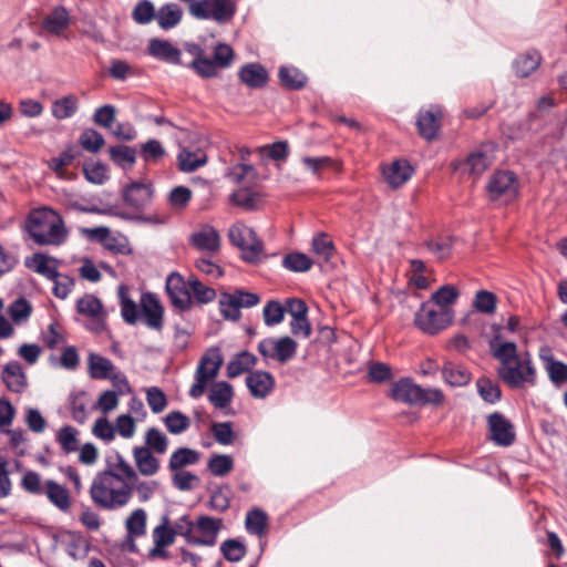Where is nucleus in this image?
Returning <instances> with one entry per match:
<instances>
[{
    "mask_svg": "<svg viewBox=\"0 0 567 567\" xmlns=\"http://www.w3.org/2000/svg\"><path fill=\"white\" fill-rule=\"evenodd\" d=\"M246 385L251 396L255 399H265L274 390L275 379L269 372L254 371L247 375Z\"/></svg>",
    "mask_w": 567,
    "mask_h": 567,
    "instance_id": "b1692460",
    "label": "nucleus"
},
{
    "mask_svg": "<svg viewBox=\"0 0 567 567\" xmlns=\"http://www.w3.org/2000/svg\"><path fill=\"white\" fill-rule=\"evenodd\" d=\"M460 296V291L453 285H444L440 287L434 293H432L429 300L440 309H449V307L456 302Z\"/></svg>",
    "mask_w": 567,
    "mask_h": 567,
    "instance_id": "a18cd8bd",
    "label": "nucleus"
},
{
    "mask_svg": "<svg viewBox=\"0 0 567 567\" xmlns=\"http://www.w3.org/2000/svg\"><path fill=\"white\" fill-rule=\"evenodd\" d=\"M32 313L31 303L24 298H18L9 306V315L17 324L25 322Z\"/></svg>",
    "mask_w": 567,
    "mask_h": 567,
    "instance_id": "e2e57ef3",
    "label": "nucleus"
},
{
    "mask_svg": "<svg viewBox=\"0 0 567 567\" xmlns=\"http://www.w3.org/2000/svg\"><path fill=\"white\" fill-rule=\"evenodd\" d=\"M109 153L112 162L123 169L133 167L136 162L135 150L127 145L112 146L110 147Z\"/></svg>",
    "mask_w": 567,
    "mask_h": 567,
    "instance_id": "4c0bfd02",
    "label": "nucleus"
},
{
    "mask_svg": "<svg viewBox=\"0 0 567 567\" xmlns=\"http://www.w3.org/2000/svg\"><path fill=\"white\" fill-rule=\"evenodd\" d=\"M239 80L250 89H261L269 80L267 70L260 63H247L238 71Z\"/></svg>",
    "mask_w": 567,
    "mask_h": 567,
    "instance_id": "c85d7f7f",
    "label": "nucleus"
},
{
    "mask_svg": "<svg viewBox=\"0 0 567 567\" xmlns=\"http://www.w3.org/2000/svg\"><path fill=\"white\" fill-rule=\"evenodd\" d=\"M278 75L281 85L289 90H299L307 82V76L295 66H281Z\"/></svg>",
    "mask_w": 567,
    "mask_h": 567,
    "instance_id": "58836bf2",
    "label": "nucleus"
},
{
    "mask_svg": "<svg viewBox=\"0 0 567 567\" xmlns=\"http://www.w3.org/2000/svg\"><path fill=\"white\" fill-rule=\"evenodd\" d=\"M188 12L197 20H209L225 25L236 16L237 0H197L188 7Z\"/></svg>",
    "mask_w": 567,
    "mask_h": 567,
    "instance_id": "39448f33",
    "label": "nucleus"
},
{
    "mask_svg": "<svg viewBox=\"0 0 567 567\" xmlns=\"http://www.w3.org/2000/svg\"><path fill=\"white\" fill-rule=\"evenodd\" d=\"M1 380L14 393H22L28 386L27 374L18 361H10L3 367Z\"/></svg>",
    "mask_w": 567,
    "mask_h": 567,
    "instance_id": "412c9836",
    "label": "nucleus"
},
{
    "mask_svg": "<svg viewBox=\"0 0 567 567\" xmlns=\"http://www.w3.org/2000/svg\"><path fill=\"white\" fill-rule=\"evenodd\" d=\"M140 306L141 317L145 324L153 330H161L163 328L164 309L155 295L151 292L142 293Z\"/></svg>",
    "mask_w": 567,
    "mask_h": 567,
    "instance_id": "4468645a",
    "label": "nucleus"
},
{
    "mask_svg": "<svg viewBox=\"0 0 567 567\" xmlns=\"http://www.w3.org/2000/svg\"><path fill=\"white\" fill-rule=\"evenodd\" d=\"M80 155L74 145L68 146L59 156L50 159L49 166L56 174H62L66 166H70Z\"/></svg>",
    "mask_w": 567,
    "mask_h": 567,
    "instance_id": "680f3d73",
    "label": "nucleus"
},
{
    "mask_svg": "<svg viewBox=\"0 0 567 567\" xmlns=\"http://www.w3.org/2000/svg\"><path fill=\"white\" fill-rule=\"evenodd\" d=\"M78 104V97L72 94L58 99L52 104V115L58 120L69 118L76 113Z\"/></svg>",
    "mask_w": 567,
    "mask_h": 567,
    "instance_id": "a19ab883",
    "label": "nucleus"
},
{
    "mask_svg": "<svg viewBox=\"0 0 567 567\" xmlns=\"http://www.w3.org/2000/svg\"><path fill=\"white\" fill-rule=\"evenodd\" d=\"M413 167L408 161L398 159L385 166L382 171L386 183L392 188H398L406 183L413 175Z\"/></svg>",
    "mask_w": 567,
    "mask_h": 567,
    "instance_id": "bb28decb",
    "label": "nucleus"
},
{
    "mask_svg": "<svg viewBox=\"0 0 567 567\" xmlns=\"http://www.w3.org/2000/svg\"><path fill=\"white\" fill-rule=\"evenodd\" d=\"M233 396V386L226 381H220L210 388L208 400L216 409L223 410L230 404Z\"/></svg>",
    "mask_w": 567,
    "mask_h": 567,
    "instance_id": "c9c22d12",
    "label": "nucleus"
},
{
    "mask_svg": "<svg viewBox=\"0 0 567 567\" xmlns=\"http://www.w3.org/2000/svg\"><path fill=\"white\" fill-rule=\"evenodd\" d=\"M89 395L85 391L73 392L69 396V404L73 420L84 424L89 416Z\"/></svg>",
    "mask_w": 567,
    "mask_h": 567,
    "instance_id": "e433bc0d",
    "label": "nucleus"
},
{
    "mask_svg": "<svg viewBox=\"0 0 567 567\" xmlns=\"http://www.w3.org/2000/svg\"><path fill=\"white\" fill-rule=\"evenodd\" d=\"M140 155L146 163H158L166 156V150L159 141L151 138L140 145Z\"/></svg>",
    "mask_w": 567,
    "mask_h": 567,
    "instance_id": "3c124183",
    "label": "nucleus"
},
{
    "mask_svg": "<svg viewBox=\"0 0 567 567\" xmlns=\"http://www.w3.org/2000/svg\"><path fill=\"white\" fill-rule=\"evenodd\" d=\"M133 460L136 466L137 475L141 474L146 477L156 475L161 470V461L150 451L148 447L134 446Z\"/></svg>",
    "mask_w": 567,
    "mask_h": 567,
    "instance_id": "6ab92c4d",
    "label": "nucleus"
},
{
    "mask_svg": "<svg viewBox=\"0 0 567 567\" xmlns=\"http://www.w3.org/2000/svg\"><path fill=\"white\" fill-rule=\"evenodd\" d=\"M130 481L131 496L133 492L137 493L140 502H147L158 488L156 481H141L136 474V480Z\"/></svg>",
    "mask_w": 567,
    "mask_h": 567,
    "instance_id": "052dcab7",
    "label": "nucleus"
},
{
    "mask_svg": "<svg viewBox=\"0 0 567 567\" xmlns=\"http://www.w3.org/2000/svg\"><path fill=\"white\" fill-rule=\"evenodd\" d=\"M282 266L289 271L305 272L311 268L312 260L306 254L295 251L284 257Z\"/></svg>",
    "mask_w": 567,
    "mask_h": 567,
    "instance_id": "6e6d98bb",
    "label": "nucleus"
},
{
    "mask_svg": "<svg viewBox=\"0 0 567 567\" xmlns=\"http://www.w3.org/2000/svg\"><path fill=\"white\" fill-rule=\"evenodd\" d=\"M22 489L32 495H43L47 488V481L35 471H27L20 482Z\"/></svg>",
    "mask_w": 567,
    "mask_h": 567,
    "instance_id": "864d4df0",
    "label": "nucleus"
},
{
    "mask_svg": "<svg viewBox=\"0 0 567 567\" xmlns=\"http://www.w3.org/2000/svg\"><path fill=\"white\" fill-rule=\"evenodd\" d=\"M125 528L131 539L141 537L146 533V513L143 508L135 509L126 519Z\"/></svg>",
    "mask_w": 567,
    "mask_h": 567,
    "instance_id": "49530a36",
    "label": "nucleus"
},
{
    "mask_svg": "<svg viewBox=\"0 0 567 567\" xmlns=\"http://www.w3.org/2000/svg\"><path fill=\"white\" fill-rule=\"evenodd\" d=\"M164 424L169 433L177 435L189 427L190 420L179 411H172L164 417Z\"/></svg>",
    "mask_w": 567,
    "mask_h": 567,
    "instance_id": "bf43d9fd",
    "label": "nucleus"
},
{
    "mask_svg": "<svg viewBox=\"0 0 567 567\" xmlns=\"http://www.w3.org/2000/svg\"><path fill=\"white\" fill-rule=\"evenodd\" d=\"M132 19L137 24L144 25L156 19V10L151 0H140L132 11Z\"/></svg>",
    "mask_w": 567,
    "mask_h": 567,
    "instance_id": "5fc2aeb1",
    "label": "nucleus"
},
{
    "mask_svg": "<svg viewBox=\"0 0 567 567\" xmlns=\"http://www.w3.org/2000/svg\"><path fill=\"white\" fill-rule=\"evenodd\" d=\"M60 261L47 254L35 252L24 259V266L51 280L58 276Z\"/></svg>",
    "mask_w": 567,
    "mask_h": 567,
    "instance_id": "f3484780",
    "label": "nucleus"
},
{
    "mask_svg": "<svg viewBox=\"0 0 567 567\" xmlns=\"http://www.w3.org/2000/svg\"><path fill=\"white\" fill-rule=\"evenodd\" d=\"M542 63V55L538 51L532 50L519 54L514 61L515 74L519 78H528Z\"/></svg>",
    "mask_w": 567,
    "mask_h": 567,
    "instance_id": "473e14b6",
    "label": "nucleus"
},
{
    "mask_svg": "<svg viewBox=\"0 0 567 567\" xmlns=\"http://www.w3.org/2000/svg\"><path fill=\"white\" fill-rule=\"evenodd\" d=\"M190 285V297L193 302L206 305L212 302L216 298V291L214 288L204 285L195 276L189 277Z\"/></svg>",
    "mask_w": 567,
    "mask_h": 567,
    "instance_id": "de8ad7c7",
    "label": "nucleus"
},
{
    "mask_svg": "<svg viewBox=\"0 0 567 567\" xmlns=\"http://www.w3.org/2000/svg\"><path fill=\"white\" fill-rule=\"evenodd\" d=\"M488 196L494 202L507 203L516 198L518 182L514 173L495 172L487 184Z\"/></svg>",
    "mask_w": 567,
    "mask_h": 567,
    "instance_id": "9d476101",
    "label": "nucleus"
},
{
    "mask_svg": "<svg viewBox=\"0 0 567 567\" xmlns=\"http://www.w3.org/2000/svg\"><path fill=\"white\" fill-rule=\"evenodd\" d=\"M477 391L482 399L488 403H495L501 399V389L499 386L486 378H481L477 380Z\"/></svg>",
    "mask_w": 567,
    "mask_h": 567,
    "instance_id": "774afa93",
    "label": "nucleus"
},
{
    "mask_svg": "<svg viewBox=\"0 0 567 567\" xmlns=\"http://www.w3.org/2000/svg\"><path fill=\"white\" fill-rule=\"evenodd\" d=\"M298 344L290 337L266 338L258 343V351L265 359L286 363L295 358Z\"/></svg>",
    "mask_w": 567,
    "mask_h": 567,
    "instance_id": "9b49d317",
    "label": "nucleus"
},
{
    "mask_svg": "<svg viewBox=\"0 0 567 567\" xmlns=\"http://www.w3.org/2000/svg\"><path fill=\"white\" fill-rule=\"evenodd\" d=\"M87 368L90 377L94 380H106L116 369L110 359L94 352L89 353Z\"/></svg>",
    "mask_w": 567,
    "mask_h": 567,
    "instance_id": "7c9ffc66",
    "label": "nucleus"
},
{
    "mask_svg": "<svg viewBox=\"0 0 567 567\" xmlns=\"http://www.w3.org/2000/svg\"><path fill=\"white\" fill-rule=\"evenodd\" d=\"M83 173L85 178L95 185H102L109 179L107 166L100 162L84 165Z\"/></svg>",
    "mask_w": 567,
    "mask_h": 567,
    "instance_id": "69168bd1",
    "label": "nucleus"
},
{
    "mask_svg": "<svg viewBox=\"0 0 567 567\" xmlns=\"http://www.w3.org/2000/svg\"><path fill=\"white\" fill-rule=\"evenodd\" d=\"M183 18V10L177 3H166L156 11V21L161 29L171 30L175 28Z\"/></svg>",
    "mask_w": 567,
    "mask_h": 567,
    "instance_id": "72a5a7b5",
    "label": "nucleus"
},
{
    "mask_svg": "<svg viewBox=\"0 0 567 567\" xmlns=\"http://www.w3.org/2000/svg\"><path fill=\"white\" fill-rule=\"evenodd\" d=\"M147 52L153 58L175 65H182V51L167 40L152 39Z\"/></svg>",
    "mask_w": 567,
    "mask_h": 567,
    "instance_id": "a211bd4d",
    "label": "nucleus"
},
{
    "mask_svg": "<svg viewBox=\"0 0 567 567\" xmlns=\"http://www.w3.org/2000/svg\"><path fill=\"white\" fill-rule=\"evenodd\" d=\"M166 292L174 308L186 311L193 306L190 297V285L189 279L185 278L176 272H171L166 278Z\"/></svg>",
    "mask_w": 567,
    "mask_h": 567,
    "instance_id": "f8f14e48",
    "label": "nucleus"
},
{
    "mask_svg": "<svg viewBox=\"0 0 567 567\" xmlns=\"http://www.w3.org/2000/svg\"><path fill=\"white\" fill-rule=\"evenodd\" d=\"M256 363V358L252 353L243 351L238 353L227 364V375L229 378H236L246 371H248Z\"/></svg>",
    "mask_w": 567,
    "mask_h": 567,
    "instance_id": "37998d69",
    "label": "nucleus"
},
{
    "mask_svg": "<svg viewBox=\"0 0 567 567\" xmlns=\"http://www.w3.org/2000/svg\"><path fill=\"white\" fill-rule=\"evenodd\" d=\"M223 362V355L216 348L200 358L194 375L195 382L188 392L190 398L198 399L205 393L207 385L218 375Z\"/></svg>",
    "mask_w": 567,
    "mask_h": 567,
    "instance_id": "0eeeda50",
    "label": "nucleus"
},
{
    "mask_svg": "<svg viewBox=\"0 0 567 567\" xmlns=\"http://www.w3.org/2000/svg\"><path fill=\"white\" fill-rule=\"evenodd\" d=\"M494 161V148L492 145H483L472 152L466 159V167L473 175L483 174Z\"/></svg>",
    "mask_w": 567,
    "mask_h": 567,
    "instance_id": "c756f323",
    "label": "nucleus"
},
{
    "mask_svg": "<svg viewBox=\"0 0 567 567\" xmlns=\"http://www.w3.org/2000/svg\"><path fill=\"white\" fill-rule=\"evenodd\" d=\"M146 401L154 414L163 412L168 404L166 394L158 386L146 389Z\"/></svg>",
    "mask_w": 567,
    "mask_h": 567,
    "instance_id": "338daca9",
    "label": "nucleus"
},
{
    "mask_svg": "<svg viewBox=\"0 0 567 567\" xmlns=\"http://www.w3.org/2000/svg\"><path fill=\"white\" fill-rule=\"evenodd\" d=\"M118 296L123 320L128 324H135L141 318V309L132 299L127 298L124 287H120Z\"/></svg>",
    "mask_w": 567,
    "mask_h": 567,
    "instance_id": "4d7b16f0",
    "label": "nucleus"
},
{
    "mask_svg": "<svg viewBox=\"0 0 567 567\" xmlns=\"http://www.w3.org/2000/svg\"><path fill=\"white\" fill-rule=\"evenodd\" d=\"M196 529L199 536H194L190 543L202 546H214L217 540V535L223 527L221 518H214L209 516H200L196 523Z\"/></svg>",
    "mask_w": 567,
    "mask_h": 567,
    "instance_id": "2eb2a0df",
    "label": "nucleus"
},
{
    "mask_svg": "<svg viewBox=\"0 0 567 567\" xmlns=\"http://www.w3.org/2000/svg\"><path fill=\"white\" fill-rule=\"evenodd\" d=\"M444 381L451 386L466 385L471 380V374L464 368L453 363H446L442 370Z\"/></svg>",
    "mask_w": 567,
    "mask_h": 567,
    "instance_id": "c03bdc74",
    "label": "nucleus"
},
{
    "mask_svg": "<svg viewBox=\"0 0 567 567\" xmlns=\"http://www.w3.org/2000/svg\"><path fill=\"white\" fill-rule=\"evenodd\" d=\"M152 188L148 184L142 182H132L123 189V199L125 204L136 210L143 209L152 199Z\"/></svg>",
    "mask_w": 567,
    "mask_h": 567,
    "instance_id": "aec40b11",
    "label": "nucleus"
},
{
    "mask_svg": "<svg viewBox=\"0 0 567 567\" xmlns=\"http://www.w3.org/2000/svg\"><path fill=\"white\" fill-rule=\"evenodd\" d=\"M230 243L241 251V258L249 264H258L265 256L264 243L256 231L243 223H236L228 230Z\"/></svg>",
    "mask_w": 567,
    "mask_h": 567,
    "instance_id": "20e7f679",
    "label": "nucleus"
},
{
    "mask_svg": "<svg viewBox=\"0 0 567 567\" xmlns=\"http://www.w3.org/2000/svg\"><path fill=\"white\" fill-rule=\"evenodd\" d=\"M190 244L200 251L214 254L220 248V236L213 226L205 225L192 234Z\"/></svg>",
    "mask_w": 567,
    "mask_h": 567,
    "instance_id": "5701e85b",
    "label": "nucleus"
},
{
    "mask_svg": "<svg viewBox=\"0 0 567 567\" xmlns=\"http://www.w3.org/2000/svg\"><path fill=\"white\" fill-rule=\"evenodd\" d=\"M489 439L498 446H509L514 443L516 434L514 425L503 414L494 412L487 416Z\"/></svg>",
    "mask_w": 567,
    "mask_h": 567,
    "instance_id": "ddd939ff",
    "label": "nucleus"
},
{
    "mask_svg": "<svg viewBox=\"0 0 567 567\" xmlns=\"http://www.w3.org/2000/svg\"><path fill=\"white\" fill-rule=\"evenodd\" d=\"M128 480H136V470L116 453L107 460L106 468L93 478L90 487L92 502L107 511L127 505L131 501Z\"/></svg>",
    "mask_w": 567,
    "mask_h": 567,
    "instance_id": "f257e3e1",
    "label": "nucleus"
},
{
    "mask_svg": "<svg viewBox=\"0 0 567 567\" xmlns=\"http://www.w3.org/2000/svg\"><path fill=\"white\" fill-rule=\"evenodd\" d=\"M187 68L193 69L197 75L204 79L215 78L218 74V66L210 58L204 56L200 60H192Z\"/></svg>",
    "mask_w": 567,
    "mask_h": 567,
    "instance_id": "0e129e2a",
    "label": "nucleus"
},
{
    "mask_svg": "<svg viewBox=\"0 0 567 567\" xmlns=\"http://www.w3.org/2000/svg\"><path fill=\"white\" fill-rule=\"evenodd\" d=\"M76 311L85 317L94 319V330L101 331L104 328L106 313L101 300L94 295H84L76 301Z\"/></svg>",
    "mask_w": 567,
    "mask_h": 567,
    "instance_id": "dca6fc26",
    "label": "nucleus"
},
{
    "mask_svg": "<svg viewBox=\"0 0 567 567\" xmlns=\"http://www.w3.org/2000/svg\"><path fill=\"white\" fill-rule=\"evenodd\" d=\"M79 143L83 150L90 153H97L103 147L105 140L96 130L86 128L81 133Z\"/></svg>",
    "mask_w": 567,
    "mask_h": 567,
    "instance_id": "13d9d810",
    "label": "nucleus"
},
{
    "mask_svg": "<svg viewBox=\"0 0 567 567\" xmlns=\"http://www.w3.org/2000/svg\"><path fill=\"white\" fill-rule=\"evenodd\" d=\"M43 495L62 512H66L71 507V497L68 488L53 480H47V488Z\"/></svg>",
    "mask_w": 567,
    "mask_h": 567,
    "instance_id": "2f4dec72",
    "label": "nucleus"
},
{
    "mask_svg": "<svg viewBox=\"0 0 567 567\" xmlns=\"http://www.w3.org/2000/svg\"><path fill=\"white\" fill-rule=\"evenodd\" d=\"M200 455L196 450L179 447L171 455L168 468L171 472L183 470L185 466L195 465L199 462Z\"/></svg>",
    "mask_w": 567,
    "mask_h": 567,
    "instance_id": "f704fd0d",
    "label": "nucleus"
},
{
    "mask_svg": "<svg viewBox=\"0 0 567 567\" xmlns=\"http://www.w3.org/2000/svg\"><path fill=\"white\" fill-rule=\"evenodd\" d=\"M267 514L260 508H254L247 513L245 526L249 534L261 536L267 527Z\"/></svg>",
    "mask_w": 567,
    "mask_h": 567,
    "instance_id": "09e8293b",
    "label": "nucleus"
},
{
    "mask_svg": "<svg viewBox=\"0 0 567 567\" xmlns=\"http://www.w3.org/2000/svg\"><path fill=\"white\" fill-rule=\"evenodd\" d=\"M497 374L512 389H520L526 384H536V369L533 365L529 353L518 357L508 365H499Z\"/></svg>",
    "mask_w": 567,
    "mask_h": 567,
    "instance_id": "423d86ee",
    "label": "nucleus"
},
{
    "mask_svg": "<svg viewBox=\"0 0 567 567\" xmlns=\"http://www.w3.org/2000/svg\"><path fill=\"white\" fill-rule=\"evenodd\" d=\"M71 23L69 11L58 6L53 8L42 20V29L50 34L61 35Z\"/></svg>",
    "mask_w": 567,
    "mask_h": 567,
    "instance_id": "a878e982",
    "label": "nucleus"
},
{
    "mask_svg": "<svg viewBox=\"0 0 567 567\" xmlns=\"http://www.w3.org/2000/svg\"><path fill=\"white\" fill-rule=\"evenodd\" d=\"M259 301L260 298L257 293L236 289L233 292H223L218 303L224 319L237 321L241 317V308L255 307Z\"/></svg>",
    "mask_w": 567,
    "mask_h": 567,
    "instance_id": "1a4fd4ad",
    "label": "nucleus"
},
{
    "mask_svg": "<svg viewBox=\"0 0 567 567\" xmlns=\"http://www.w3.org/2000/svg\"><path fill=\"white\" fill-rule=\"evenodd\" d=\"M25 228L32 240L41 246H59L68 236L62 217L55 210L47 207L32 210L29 214Z\"/></svg>",
    "mask_w": 567,
    "mask_h": 567,
    "instance_id": "f03ea898",
    "label": "nucleus"
},
{
    "mask_svg": "<svg viewBox=\"0 0 567 567\" xmlns=\"http://www.w3.org/2000/svg\"><path fill=\"white\" fill-rule=\"evenodd\" d=\"M79 431L71 426L64 425L56 433V441L64 453H72L79 449Z\"/></svg>",
    "mask_w": 567,
    "mask_h": 567,
    "instance_id": "8fccbe9b",
    "label": "nucleus"
},
{
    "mask_svg": "<svg viewBox=\"0 0 567 567\" xmlns=\"http://www.w3.org/2000/svg\"><path fill=\"white\" fill-rule=\"evenodd\" d=\"M391 398L410 405H439L444 400V394L439 389L422 388L409 378H403L393 383Z\"/></svg>",
    "mask_w": 567,
    "mask_h": 567,
    "instance_id": "7ed1b4c3",
    "label": "nucleus"
},
{
    "mask_svg": "<svg viewBox=\"0 0 567 567\" xmlns=\"http://www.w3.org/2000/svg\"><path fill=\"white\" fill-rule=\"evenodd\" d=\"M441 116L442 112L437 106L421 110L416 122L420 135L426 140L434 138L441 125Z\"/></svg>",
    "mask_w": 567,
    "mask_h": 567,
    "instance_id": "393cba45",
    "label": "nucleus"
},
{
    "mask_svg": "<svg viewBox=\"0 0 567 567\" xmlns=\"http://www.w3.org/2000/svg\"><path fill=\"white\" fill-rule=\"evenodd\" d=\"M488 346L492 355L499 361L501 365H508L519 357L516 343L502 340L499 334H495Z\"/></svg>",
    "mask_w": 567,
    "mask_h": 567,
    "instance_id": "cd10ccee",
    "label": "nucleus"
},
{
    "mask_svg": "<svg viewBox=\"0 0 567 567\" xmlns=\"http://www.w3.org/2000/svg\"><path fill=\"white\" fill-rule=\"evenodd\" d=\"M207 157L205 153L197 151L190 152L186 148L182 150L178 154V167L182 172L190 173L198 167L205 165Z\"/></svg>",
    "mask_w": 567,
    "mask_h": 567,
    "instance_id": "79ce46f5",
    "label": "nucleus"
},
{
    "mask_svg": "<svg viewBox=\"0 0 567 567\" xmlns=\"http://www.w3.org/2000/svg\"><path fill=\"white\" fill-rule=\"evenodd\" d=\"M144 443L143 447H148L150 451L159 455L165 454L168 449L167 436L157 427H150L146 430Z\"/></svg>",
    "mask_w": 567,
    "mask_h": 567,
    "instance_id": "ea45409f",
    "label": "nucleus"
},
{
    "mask_svg": "<svg viewBox=\"0 0 567 567\" xmlns=\"http://www.w3.org/2000/svg\"><path fill=\"white\" fill-rule=\"evenodd\" d=\"M429 300L423 302L414 317L415 326L427 334H436L444 330L452 321L449 309H435Z\"/></svg>",
    "mask_w": 567,
    "mask_h": 567,
    "instance_id": "6e6552de",
    "label": "nucleus"
},
{
    "mask_svg": "<svg viewBox=\"0 0 567 567\" xmlns=\"http://www.w3.org/2000/svg\"><path fill=\"white\" fill-rule=\"evenodd\" d=\"M538 355L554 384L561 385L567 383V364L556 360L550 348L542 347Z\"/></svg>",
    "mask_w": 567,
    "mask_h": 567,
    "instance_id": "4be33fe9",
    "label": "nucleus"
},
{
    "mask_svg": "<svg viewBox=\"0 0 567 567\" xmlns=\"http://www.w3.org/2000/svg\"><path fill=\"white\" fill-rule=\"evenodd\" d=\"M209 472L217 477L227 475L234 468V460L228 454H213L207 463Z\"/></svg>",
    "mask_w": 567,
    "mask_h": 567,
    "instance_id": "603ef678",
    "label": "nucleus"
}]
</instances>
